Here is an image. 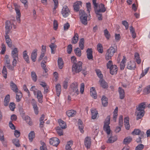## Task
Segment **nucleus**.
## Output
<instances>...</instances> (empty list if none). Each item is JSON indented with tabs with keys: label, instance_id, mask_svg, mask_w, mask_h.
Returning <instances> with one entry per match:
<instances>
[{
	"label": "nucleus",
	"instance_id": "nucleus-1",
	"mask_svg": "<svg viewBox=\"0 0 150 150\" xmlns=\"http://www.w3.org/2000/svg\"><path fill=\"white\" fill-rule=\"evenodd\" d=\"M145 107V102L142 103L137 106L135 115L137 116V120L141 119L144 116L145 113L144 110Z\"/></svg>",
	"mask_w": 150,
	"mask_h": 150
},
{
	"label": "nucleus",
	"instance_id": "nucleus-2",
	"mask_svg": "<svg viewBox=\"0 0 150 150\" xmlns=\"http://www.w3.org/2000/svg\"><path fill=\"white\" fill-rule=\"evenodd\" d=\"M78 86V83L76 82H74L71 84L69 89V93L71 95L76 96L79 94Z\"/></svg>",
	"mask_w": 150,
	"mask_h": 150
},
{
	"label": "nucleus",
	"instance_id": "nucleus-3",
	"mask_svg": "<svg viewBox=\"0 0 150 150\" xmlns=\"http://www.w3.org/2000/svg\"><path fill=\"white\" fill-rule=\"evenodd\" d=\"M82 63L80 61L77 63H74L72 66V72L74 74L78 73L82 70Z\"/></svg>",
	"mask_w": 150,
	"mask_h": 150
},
{
	"label": "nucleus",
	"instance_id": "nucleus-4",
	"mask_svg": "<svg viewBox=\"0 0 150 150\" xmlns=\"http://www.w3.org/2000/svg\"><path fill=\"white\" fill-rule=\"evenodd\" d=\"M117 49L111 46L106 51L105 54V59L106 60H109L111 59L114 54L117 51Z\"/></svg>",
	"mask_w": 150,
	"mask_h": 150
},
{
	"label": "nucleus",
	"instance_id": "nucleus-5",
	"mask_svg": "<svg viewBox=\"0 0 150 150\" xmlns=\"http://www.w3.org/2000/svg\"><path fill=\"white\" fill-rule=\"evenodd\" d=\"M79 15L80 21L81 23L85 25L87 24V15L83 10H80Z\"/></svg>",
	"mask_w": 150,
	"mask_h": 150
},
{
	"label": "nucleus",
	"instance_id": "nucleus-6",
	"mask_svg": "<svg viewBox=\"0 0 150 150\" xmlns=\"http://www.w3.org/2000/svg\"><path fill=\"white\" fill-rule=\"evenodd\" d=\"M110 117L108 116L105 121H104V125L103 127L104 130L106 132L108 135L110 134V129L109 124H110Z\"/></svg>",
	"mask_w": 150,
	"mask_h": 150
},
{
	"label": "nucleus",
	"instance_id": "nucleus-7",
	"mask_svg": "<svg viewBox=\"0 0 150 150\" xmlns=\"http://www.w3.org/2000/svg\"><path fill=\"white\" fill-rule=\"evenodd\" d=\"M18 49L16 48H14L11 51V56L13 59L12 62V65L13 66L16 65L17 61L18 59Z\"/></svg>",
	"mask_w": 150,
	"mask_h": 150
},
{
	"label": "nucleus",
	"instance_id": "nucleus-8",
	"mask_svg": "<svg viewBox=\"0 0 150 150\" xmlns=\"http://www.w3.org/2000/svg\"><path fill=\"white\" fill-rule=\"evenodd\" d=\"M61 12L62 16L64 18L67 17L70 13L69 8L66 6H64L63 7Z\"/></svg>",
	"mask_w": 150,
	"mask_h": 150
},
{
	"label": "nucleus",
	"instance_id": "nucleus-9",
	"mask_svg": "<svg viewBox=\"0 0 150 150\" xmlns=\"http://www.w3.org/2000/svg\"><path fill=\"white\" fill-rule=\"evenodd\" d=\"M132 134L134 135H140L142 137H146V134L144 132L138 129H135L132 132Z\"/></svg>",
	"mask_w": 150,
	"mask_h": 150
},
{
	"label": "nucleus",
	"instance_id": "nucleus-10",
	"mask_svg": "<svg viewBox=\"0 0 150 150\" xmlns=\"http://www.w3.org/2000/svg\"><path fill=\"white\" fill-rule=\"evenodd\" d=\"M31 103L33 107L35 113L36 115H38L39 112V108L37 106V103L34 99H32Z\"/></svg>",
	"mask_w": 150,
	"mask_h": 150
},
{
	"label": "nucleus",
	"instance_id": "nucleus-11",
	"mask_svg": "<svg viewBox=\"0 0 150 150\" xmlns=\"http://www.w3.org/2000/svg\"><path fill=\"white\" fill-rule=\"evenodd\" d=\"M50 144L53 146H57L59 143V139L56 137H53L50 140Z\"/></svg>",
	"mask_w": 150,
	"mask_h": 150
},
{
	"label": "nucleus",
	"instance_id": "nucleus-12",
	"mask_svg": "<svg viewBox=\"0 0 150 150\" xmlns=\"http://www.w3.org/2000/svg\"><path fill=\"white\" fill-rule=\"evenodd\" d=\"M12 23L9 21H7L5 23V32L7 33H9L12 28Z\"/></svg>",
	"mask_w": 150,
	"mask_h": 150
},
{
	"label": "nucleus",
	"instance_id": "nucleus-13",
	"mask_svg": "<svg viewBox=\"0 0 150 150\" xmlns=\"http://www.w3.org/2000/svg\"><path fill=\"white\" fill-rule=\"evenodd\" d=\"M127 68L130 70H134L136 68L135 62L130 61L127 62Z\"/></svg>",
	"mask_w": 150,
	"mask_h": 150
},
{
	"label": "nucleus",
	"instance_id": "nucleus-14",
	"mask_svg": "<svg viewBox=\"0 0 150 150\" xmlns=\"http://www.w3.org/2000/svg\"><path fill=\"white\" fill-rule=\"evenodd\" d=\"M82 2L80 1H78L74 3L73 5L74 9L76 11H79L80 6H81Z\"/></svg>",
	"mask_w": 150,
	"mask_h": 150
},
{
	"label": "nucleus",
	"instance_id": "nucleus-15",
	"mask_svg": "<svg viewBox=\"0 0 150 150\" xmlns=\"http://www.w3.org/2000/svg\"><path fill=\"white\" fill-rule=\"evenodd\" d=\"M84 144L87 148L89 149L90 148L91 144V139L90 137H87L85 138Z\"/></svg>",
	"mask_w": 150,
	"mask_h": 150
},
{
	"label": "nucleus",
	"instance_id": "nucleus-16",
	"mask_svg": "<svg viewBox=\"0 0 150 150\" xmlns=\"http://www.w3.org/2000/svg\"><path fill=\"white\" fill-rule=\"evenodd\" d=\"M99 9H98L97 8H95V11H98L100 12H104L106 10V8L105 7V5L102 4H100L99 6Z\"/></svg>",
	"mask_w": 150,
	"mask_h": 150
},
{
	"label": "nucleus",
	"instance_id": "nucleus-17",
	"mask_svg": "<svg viewBox=\"0 0 150 150\" xmlns=\"http://www.w3.org/2000/svg\"><path fill=\"white\" fill-rule=\"evenodd\" d=\"M36 93L37 98L38 99V102L40 103L43 102V95L40 91H38Z\"/></svg>",
	"mask_w": 150,
	"mask_h": 150
},
{
	"label": "nucleus",
	"instance_id": "nucleus-18",
	"mask_svg": "<svg viewBox=\"0 0 150 150\" xmlns=\"http://www.w3.org/2000/svg\"><path fill=\"white\" fill-rule=\"evenodd\" d=\"M37 50L35 49L32 52L31 54V59L33 62H35L36 60V57H37Z\"/></svg>",
	"mask_w": 150,
	"mask_h": 150
},
{
	"label": "nucleus",
	"instance_id": "nucleus-19",
	"mask_svg": "<svg viewBox=\"0 0 150 150\" xmlns=\"http://www.w3.org/2000/svg\"><path fill=\"white\" fill-rule=\"evenodd\" d=\"M92 50L91 48H88L86 50L87 58L89 60L92 59Z\"/></svg>",
	"mask_w": 150,
	"mask_h": 150
},
{
	"label": "nucleus",
	"instance_id": "nucleus-20",
	"mask_svg": "<svg viewBox=\"0 0 150 150\" xmlns=\"http://www.w3.org/2000/svg\"><path fill=\"white\" fill-rule=\"evenodd\" d=\"M90 93L91 96L94 99L97 98V94L94 87H92L90 89Z\"/></svg>",
	"mask_w": 150,
	"mask_h": 150
},
{
	"label": "nucleus",
	"instance_id": "nucleus-21",
	"mask_svg": "<svg viewBox=\"0 0 150 150\" xmlns=\"http://www.w3.org/2000/svg\"><path fill=\"white\" fill-rule=\"evenodd\" d=\"M110 73L112 75L116 74L117 71V67L116 65H114L113 66H112V67L110 69Z\"/></svg>",
	"mask_w": 150,
	"mask_h": 150
},
{
	"label": "nucleus",
	"instance_id": "nucleus-22",
	"mask_svg": "<svg viewBox=\"0 0 150 150\" xmlns=\"http://www.w3.org/2000/svg\"><path fill=\"white\" fill-rule=\"evenodd\" d=\"M10 85L11 89L15 93L18 92V90L17 86L12 81H11L10 82Z\"/></svg>",
	"mask_w": 150,
	"mask_h": 150
},
{
	"label": "nucleus",
	"instance_id": "nucleus-23",
	"mask_svg": "<svg viewBox=\"0 0 150 150\" xmlns=\"http://www.w3.org/2000/svg\"><path fill=\"white\" fill-rule=\"evenodd\" d=\"M23 57L25 61L28 63H30L29 57L28 55V52L27 51L25 50L23 52Z\"/></svg>",
	"mask_w": 150,
	"mask_h": 150
},
{
	"label": "nucleus",
	"instance_id": "nucleus-24",
	"mask_svg": "<svg viewBox=\"0 0 150 150\" xmlns=\"http://www.w3.org/2000/svg\"><path fill=\"white\" fill-rule=\"evenodd\" d=\"M15 10L16 12L17 16H16V18L17 21L18 23H20V17H21V13L20 10L18 8L16 7L15 6Z\"/></svg>",
	"mask_w": 150,
	"mask_h": 150
},
{
	"label": "nucleus",
	"instance_id": "nucleus-25",
	"mask_svg": "<svg viewBox=\"0 0 150 150\" xmlns=\"http://www.w3.org/2000/svg\"><path fill=\"white\" fill-rule=\"evenodd\" d=\"M99 82L100 86L103 88H105L108 87L107 83L102 78L100 79Z\"/></svg>",
	"mask_w": 150,
	"mask_h": 150
},
{
	"label": "nucleus",
	"instance_id": "nucleus-26",
	"mask_svg": "<svg viewBox=\"0 0 150 150\" xmlns=\"http://www.w3.org/2000/svg\"><path fill=\"white\" fill-rule=\"evenodd\" d=\"M73 144V141L71 140L67 142L65 146L66 150H72V149L71 148V147L72 146Z\"/></svg>",
	"mask_w": 150,
	"mask_h": 150
},
{
	"label": "nucleus",
	"instance_id": "nucleus-27",
	"mask_svg": "<svg viewBox=\"0 0 150 150\" xmlns=\"http://www.w3.org/2000/svg\"><path fill=\"white\" fill-rule=\"evenodd\" d=\"M79 39V36L77 33H74V35L72 39V43L75 44L77 42Z\"/></svg>",
	"mask_w": 150,
	"mask_h": 150
},
{
	"label": "nucleus",
	"instance_id": "nucleus-28",
	"mask_svg": "<svg viewBox=\"0 0 150 150\" xmlns=\"http://www.w3.org/2000/svg\"><path fill=\"white\" fill-rule=\"evenodd\" d=\"M118 91L120 94V98L121 99H123L125 97L124 90L121 87H119V88Z\"/></svg>",
	"mask_w": 150,
	"mask_h": 150
},
{
	"label": "nucleus",
	"instance_id": "nucleus-29",
	"mask_svg": "<svg viewBox=\"0 0 150 150\" xmlns=\"http://www.w3.org/2000/svg\"><path fill=\"white\" fill-rule=\"evenodd\" d=\"M56 90L57 96H59L61 91V86L59 84H57L56 86Z\"/></svg>",
	"mask_w": 150,
	"mask_h": 150
},
{
	"label": "nucleus",
	"instance_id": "nucleus-30",
	"mask_svg": "<svg viewBox=\"0 0 150 150\" xmlns=\"http://www.w3.org/2000/svg\"><path fill=\"white\" fill-rule=\"evenodd\" d=\"M117 138L116 136H111L109 137L108 140L107 141L108 143H112L117 140Z\"/></svg>",
	"mask_w": 150,
	"mask_h": 150
},
{
	"label": "nucleus",
	"instance_id": "nucleus-31",
	"mask_svg": "<svg viewBox=\"0 0 150 150\" xmlns=\"http://www.w3.org/2000/svg\"><path fill=\"white\" fill-rule=\"evenodd\" d=\"M126 57L125 56H123V59L120 63V68L121 70L124 69L125 67V63L126 61Z\"/></svg>",
	"mask_w": 150,
	"mask_h": 150
},
{
	"label": "nucleus",
	"instance_id": "nucleus-32",
	"mask_svg": "<svg viewBox=\"0 0 150 150\" xmlns=\"http://www.w3.org/2000/svg\"><path fill=\"white\" fill-rule=\"evenodd\" d=\"M51 50V53L54 54L55 53V51L57 48V46L53 43H51L49 45Z\"/></svg>",
	"mask_w": 150,
	"mask_h": 150
},
{
	"label": "nucleus",
	"instance_id": "nucleus-33",
	"mask_svg": "<svg viewBox=\"0 0 150 150\" xmlns=\"http://www.w3.org/2000/svg\"><path fill=\"white\" fill-rule=\"evenodd\" d=\"M132 138L131 137H127L123 140V144H129L132 141Z\"/></svg>",
	"mask_w": 150,
	"mask_h": 150
},
{
	"label": "nucleus",
	"instance_id": "nucleus-34",
	"mask_svg": "<svg viewBox=\"0 0 150 150\" xmlns=\"http://www.w3.org/2000/svg\"><path fill=\"white\" fill-rule=\"evenodd\" d=\"M60 126L62 129H64L67 127V125L66 123L61 119H59L58 120Z\"/></svg>",
	"mask_w": 150,
	"mask_h": 150
},
{
	"label": "nucleus",
	"instance_id": "nucleus-35",
	"mask_svg": "<svg viewBox=\"0 0 150 150\" xmlns=\"http://www.w3.org/2000/svg\"><path fill=\"white\" fill-rule=\"evenodd\" d=\"M79 128L81 133H83L84 131L83 130L84 127L82 121L80 120H79L78 122Z\"/></svg>",
	"mask_w": 150,
	"mask_h": 150
},
{
	"label": "nucleus",
	"instance_id": "nucleus-36",
	"mask_svg": "<svg viewBox=\"0 0 150 150\" xmlns=\"http://www.w3.org/2000/svg\"><path fill=\"white\" fill-rule=\"evenodd\" d=\"M76 113V111L72 110H70L67 112V114L69 117H73Z\"/></svg>",
	"mask_w": 150,
	"mask_h": 150
},
{
	"label": "nucleus",
	"instance_id": "nucleus-37",
	"mask_svg": "<svg viewBox=\"0 0 150 150\" xmlns=\"http://www.w3.org/2000/svg\"><path fill=\"white\" fill-rule=\"evenodd\" d=\"M58 64L59 68L60 69H62L63 67L64 62L61 58H58Z\"/></svg>",
	"mask_w": 150,
	"mask_h": 150
},
{
	"label": "nucleus",
	"instance_id": "nucleus-38",
	"mask_svg": "<svg viewBox=\"0 0 150 150\" xmlns=\"http://www.w3.org/2000/svg\"><path fill=\"white\" fill-rule=\"evenodd\" d=\"M10 99V97L9 95H7L6 96L4 100V105L5 106H6L8 105Z\"/></svg>",
	"mask_w": 150,
	"mask_h": 150
},
{
	"label": "nucleus",
	"instance_id": "nucleus-39",
	"mask_svg": "<svg viewBox=\"0 0 150 150\" xmlns=\"http://www.w3.org/2000/svg\"><path fill=\"white\" fill-rule=\"evenodd\" d=\"M102 105L104 107L108 105V99L105 96H103L101 99Z\"/></svg>",
	"mask_w": 150,
	"mask_h": 150
},
{
	"label": "nucleus",
	"instance_id": "nucleus-40",
	"mask_svg": "<svg viewBox=\"0 0 150 150\" xmlns=\"http://www.w3.org/2000/svg\"><path fill=\"white\" fill-rule=\"evenodd\" d=\"M91 113L92 119H96L98 114L97 110L95 109L92 110H91Z\"/></svg>",
	"mask_w": 150,
	"mask_h": 150
},
{
	"label": "nucleus",
	"instance_id": "nucleus-41",
	"mask_svg": "<svg viewBox=\"0 0 150 150\" xmlns=\"http://www.w3.org/2000/svg\"><path fill=\"white\" fill-rule=\"evenodd\" d=\"M35 137V133L33 131H31L29 134L28 137L30 141L31 142Z\"/></svg>",
	"mask_w": 150,
	"mask_h": 150
},
{
	"label": "nucleus",
	"instance_id": "nucleus-42",
	"mask_svg": "<svg viewBox=\"0 0 150 150\" xmlns=\"http://www.w3.org/2000/svg\"><path fill=\"white\" fill-rule=\"evenodd\" d=\"M134 58L138 64H140L141 62V60L139 57V54L138 53H135L134 54Z\"/></svg>",
	"mask_w": 150,
	"mask_h": 150
},
{
	"label": "nucleus",
	"instance_id": "nucleus-43",
	"mask_svg": "<svg viewBox=\"0 0 150 150\" xmlns=\"http://www.w3.org/2000/svg\"><path fill=\"white\" fill-rule=\"evenodd\" d=\"M97 50L98 52L100 53L103 52V47L101 44L98 43L97 45Z\"/></svg>",
	"mask_w": 150,
	"mask_h": 150
},
{
	"label": "nucleus",
	"instance_id": "nucleus-44",
	"mask_svg": "<svg viewBox=\"0 0 150 150\" xmlns=\"http://www.w3.org/2000/svg\"><path fill=\"white\" fill-rule=\"evenodd\" d=\"M17 93L16 94V100L17 102H19L21 100V99L22 97V95L21 92Z\"/></svg>",
	"mask_w": 150,
	"mask_h": 150
},
{
	"label": "nucleus",
	"instance_id": "nucleus-45",
	"mask_svg": "<svg viewBox=\"0 0 150 150\" xmlns=\"http://www.w3.org/2000/svg\"><path fill=\"white\" fill-rule=\"evenodd\" d=\"M84 40L83 38L80 39L79 42V47L81 50H83L84 48Z\"/></svg>",
	"mask_w": 150,
	"mask_h": 150
},
{
	"label": "nucleus",
	"instance_id": "nucleus-46",
	"mask_svg": "<svg viewBox=\"0 0 150 150\" xmlns=\"http://www.w3.org/2000/svg\"><path fill=\"white\" fill-rule=\"evenodd\" d=\"M74 52L76 54L78 57H80L81 55V50L78 47L75 49L74 50Z\"/></svg>",
	"mask_w": 150,
	"mask_h": 150
},
{
	"label": "nucleus",
	"instance_id": "nucleus-47",
	"mask_svg": "<svg viewBox=\"0 0 150 150\" xmlns=\"http://www.w3.org/2000/svg\"><path fill=\"white\" fill-rule=\"evenodd\" d=\"M2 73L3 77L5 79H6L7 77V72L6 68L4 66V67L2 69Z\"/></svg>",
	"mask_w": 150,
	"mask_h": 150
},
{
	"label": "nucleus",
	"instance_id": "nucleus-48",
	"mask_svg": "<svg viewBox=\"0 0 150 150\" xmlns=\"http://www.w3.org/2000/svg\"><path fill=\"white\" fill-rule=\"evenodd\" d=\"M149 69V67H148L144 69V71L142 70V72L140 76V78H142L148 72Z\"/></svg>",
	"mask_w": 150,
	"mask_h": 150
},
{
	"label": "nucleus",
	"instance_id": "nucleus-49",
	"mask_svg": "<svg viewBox=\"0 0 150 150\" xmlns=\"http://www.w3.org/2000/svg\"><path fill=\"white\" fill-rule=\"evenodd\" d=\"M25 120L29 125H33V122L30 117L28 116H27L25 117Z\"/></svg>",
	"mask_w": 150,
	"mask_h": 150
},
{
	"label": "nucleus",
	"instance_id": "nucleus-50",
	"mask_svg": "<svg viewBox=\"0 0 150 150\" xmlns=\"http://www.w3.org/2000/svg\"><path fill=\"white\" fill-rule=\"evenodd\" d=\"M31 76L34 82H36L37 79V77L34 72L32 71L31 72Z\"/></svg>",
	"mask_w": 150,
	"mask_h": 150
},
{
	"label": "nucleus",
	"instance_id": "nucleus-51",
	"mask_svg": "<svg viewBox=\"0 0 150 150\" xmlns=\"http://www.w3.org/2000/svg\"><path fill=\"white\" fill-rule=\"evenodd\" d=\"M104 32L105 36L107 39L109 40L110 38V35L107 29H105L104 30Z\"/></svg>",
	"mask_w": 150,
	"mask_h": 150
},
{
	"label": "nucleus",
	"instance_id": "nucleus-52",
	"mask_svg": "<svg viewBox=\"0 0 150 150\" xmlns=\"http://www.w3.org/2000/svg\"><path fill=\"white\" fill-rule=\"evenodd\" d=\"M143 92L145 94H147L150 92V85L145 88Z\"/></svg>",
	"mask_w": 150,
	"mask_h": 150
},
{
	"label": "nucleus",
	"instance_id": "nucleus-53",
	"mask_svg": "<svg viewBox=\"0 0 150 150\" xmlns=\"http://www.w3.org/2000/svg\"><path fill=\"white\" fill-rule=\"evenodd\" d=\"M13 144L16 147H19L20 146V144L19 143V141L17 139H13L12 140Z\"/></svg>",
	"mask_w": 150,
	"mask_h": 150
},
{
	"label": "nucleus",
	"instance_id": "nucleus-54",
	"mask_svg": "<svg viewBox=\"0 0 150 150\" xmlns=\"http://www.w3.org/2000/svg\"><path fill=\"white\" fill-rule=\"evenodd\" d=\"M30 90L33 92L34 95H36L37 91H38L36 88L35 86H32L30 89Z\"/></svg>",
	"mask_w": 150,
	"mask_h": 150
},
{
	"label": "nucleus",
	"instance_id": "nucleus-55",
	"mask_svg": "<svg viewBox=\"0 0 150 150\" xmlns=\"http://www.w3.org/2000/svg\"><path fill=\"white\" fill-rule=\"evenodd\" d=\"M96 14L97 15V16L98 17L99 20H101L102 19V15L101 12L98 11H95Z\"/></svg>",
	"mask_w": 150,
	"mask_h": 150
},
{
	"label": "nucleus",
	"instance_id": "nucleus-56",
	"mask_svg": "<svg viewBox=\"0 0 150 150\" xmlns=\"http://www.w3.org/2000/svg\"><path fill=\"white\" fill-rule=\"evenodd\" d=\"M95 71L98 76L100 79L102 78L103 76L101 74L100 71L98 69H96Z\"/></svg>",
	"mask_w": 150,
	"mask_h": 150
},
{
	"label": "nucleus",
	"instance_id": "nucleus-57",
	"mask_svg": "<svg viewBox=\"0 0 150 150\" xmlns=\"http://www.w3.org/2000/svg\"><path fill=\"white\" fill-rule=\"evenodd\" d=\"M5 62L6 66L10 64V60L8 56L6 55L5 57Z\"/></svg>",
	"mask_w": 150,
	"mask_h": 150
},
{
	"label": "nucleus",
	"instance_id": "nucleus-58",
	"mask_svg": "<svg viewBox=\"0 0 150 150\" xmlns=\"http://www.w3.org/2000/svg\"><path fill=\"white\" fill-rule=\"evenodd\" d=\"M9 107L11 111H13L15 108V104L13 103H11L9 105Z\"/></svg>",
	"mask_w": 150,
	"mask_h": 150
},
{
	"label": "nucleus",
	"instance_id": "nucleus-59",
	"mask_svg": "<svg viewBox=\"0 0 150 150\" xmlns=\"http://www.w3.org/2000/svg\"><path fill=\"white\" fill-rule=\"evenodd\" d=\"M72 50V45L70 44L67 47V51L68 53L70 54L71 53Z\"/></svg>",
	"mask_w": 150,
	"mask_h": 150
},
{
	"label": "nucleus",
	"instance_id": "nucleus-60",
	"mask_svg": "<svg viewBox=\"0 0 150 150\" xmlns=\"http://www.w3.org/2000/svg\"><path fill=\"white\" fill-rule=\"evenodd\" d=\"M57 132L59 136L62 135L63 134V131L62 130L60 127H58L56 129Z\"/></svg>",
	"mask_w": 150,
	"mask_h": 150
},
{
	"label": "nucleus",
	"instance_id": "nucleus-61",
	"mask_svg": "<svg viewBox=\"0 0 150 150\" xmlns=\"http://www.w3.org/2000/svg\"><path fill=\"white\" fill-rule=\"evenodd\" d=\"M42 146L40 147V150H47L46 145L44 142L41 143Z\"/></svg>",
	"mask_w": 150,
	"mask_h": 150
},
{
	"label": "nucleus",
	"instance_id": "nucleus-62",
	"mask_svg": "<svg viewBox=\"0 0 150 150\" xmlns=\"http://www.w3.org/2000/svg\"><path fill=\"white\" fill-rule=\"evenodd\" d=\"M144 146L142 144H139L135 148V150H142L144 148Z\"/></svg>",
	"mask_w": 150,
	"mask_h": 150
},
{
	"label": "nucleus",
	"instance_id": "nucleus-63",
	"mask_svg": "<svg viewBox=\"0 0 150 150\" xmlns=\"http://www.w3.org/2000/svg\"><path fill=\"white\" fill-rule=\"evenodd\" d=\"M84 84L82 83L81 84L80 86V92L81 94H83L84 91Z\"/></svg>",
	"mask_w": 150,
	"mask_h": 150
},
{
	"label": "nucleus",
	"instance_id": "nucleus-64",
	"mask_svg": "<svg viewBox=\"0 0 150 150\" xmlns=\"http://www.w3.org/2000/svg\"><path fill=\"white\" fill-rule=\"evenodd\" d=\"M122 24L124 25L126 29H127L129 27V24L126 21H122Z\"/></svg>",
	"mask_w": 150,
	"mask_h": 150
}]
</instances>
